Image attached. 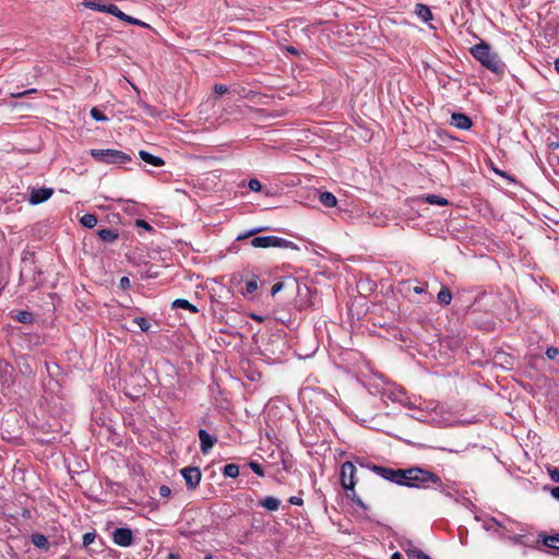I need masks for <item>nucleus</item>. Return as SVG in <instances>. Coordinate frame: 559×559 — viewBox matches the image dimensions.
I'll use <instances>...</instances> for the list:
<instances>
[{
  "mask_svg": "<svg viewBox=\"0 0 559 559\" xmlns=\"http://www.w3.org/2000/svg\"><path fill=\"white\" fill-rule=\"evenodd\" d=\"M402 486L424 490L433 489L440 492L445 490V486L438 474L419 466L405 468Z\"/></svg>",
  "mask_w": 559,
  "mask_h": 559,
  "instance_id": "nucleus-1",
  "label": "nucleus"
},
{
  "mask_svg": "<svg viewBox=\"0 0 559 559\" xmlns=\"http://www.w3.org/2000/svg\"><path fill=\"white\" fill-rule=\"evenodd\" d=\"M267 227L260 226L249 229L248 231L243 234H239L236 238L237 241L245 240L249 237H253L250 240V245L253 248H271V247H277V248H285V249H292V250H299V247L285 238H281L277 236H257L258 234L266 230Z\"/></svg>",
  "mask_w": 559,
  "mask_h": 559,
  "instance_id": "nucleus-2",
  "label": "nucleus"
},
{
  "mask_svg": "<svg viewBox=\"0 0 559 559\" xmlns=\"http://www.w3.org/2000/svg\"><path fill=\"white\" fill-rule=\"evenodd\" d=\"M469 52L483 67L495 74L502 75L504 73L506 64L500 60L497 53L491 51L490 45L485 40H480V43L473 46Z\"/></svg>",
  "mask_w": 559,
  "mask_h": 559,
  "instance_id": "nucleus-3",
  "label": "nucleus"
},
{
  "mask_svg": "<svg viewBox=\"0 0 559 559\" xmlns=\"http://www.w3.org/2000/svg\"><path fill=\"white\" fill-rule=\"evenodd\" d=\"M91 156L103 164L122 165L131 162V156L122 151L114 148H92Z\"/></svg>",
  "mask_w": 559,
  "mask_h": 559,
  "instance_id": "nucleus-4",
  "label": "nucleus"
},
{
  "mask_svg": "<svg viewBox=\"0 0 559 559\" xmlns=\"http://www.w3.org/2000/svg\"><path fill=\"white\" fill-rule=\"evenodd\" d=\"M366 468L372 471L378 476L382 477L385 480H389L393 484L402 486L404 471L405 468H391L386 466L376 465L373 463H368Z\"/></svg>",
  "mask_w": 559,
  "mask_h": 559,
  "instance_id": "nucleus-5",
  "label": "nucleus"
},
{
  "mask_svg": "<svg viewBox=\"0 0 559 559\" xmlns=\"http://www.w3.org/2000/svg\"><path fill=\"white\" fill-rule=\"evenodd\" d=\"M356 465L354 462L346 461L341 466L340 483L345 491H353L357 480L355 478Z\"/></svg>",
  "mask_w": 559,
  "mask_h": 559,
  "instance_id": "nucleus-6",
  "label": "nucleus"
},
{
  "mask_svg": "<svg viewBox=\"0 0 559 559\" xmlns=\"http://www.w3.org/2000/svg\"><path fill=\"white\" fill-rule=\"evenodd\" d=\"M180 474L186 481V486L188 490H194L202 477L201 469L195 466H188L180 469Z\"/></svg>",
  "mask_w": 559,
  "mask_h": 559,
  "instance_id": "nucleus-7",
  "label": "nucleus"
},
{
  "mask_svg": "<svg viewBox=\"0 0 559 559\" xmlns=\"http://www.w3.org/2000/svg\"><path fill=\"white\" fill-rule=\"evenodd\" d=\"M112 539L120 547H129L133 543L132 531L129 527L116 528L112 533Z\"/></svg>",
  "mask_w": 559,
  "mask_h": 559,
  "instance_id": "nucleus-8",
  "label": "nucleus"
},
{
  "mask_svg": "<svg viewBox=\"0 0 559 559\" xmlns=\"http://www.w3.org/2000/svg\"><path fill=\"white\" fill-rule=\"evenodd\" d=\"M52 194V188H29L28 201L31 204L37 205L49 200Z\"/></svg>",
  "mask_w": 559,
  "mask_h": 559,
  "instance_id": "nucleus-9",
  "label": "nucleus"
},
{
  "mask_svg": "<svg viewBox=\"0 0 559 559\" xmlns=\"http://www.w3.org/2000/svg\"><path fill=\"white\" fill-rule=\"evenodd\" d=\"M200 450L202 454H207L217 442V437L210 435L205 429H199Z\"/></svg>",
  "mask_w": 559,
  "mask_h": 559,
  "instance_id": "nucleus-10",
  "label": "nucleus"
},
{
  "mask_svg": "<svg viewBox=\"0 0 559 559\" xmlns=\"http://www.w3.org/2000/svg\"><path fill=\"white\" fill-rule=\"evenodd\" d=\"M450 123L461 130H469L473 127V120L462 112L452 114Z\"/></svg>",
  "mask_w": 559,
  "mask_h": 559,
  "instance_id": "nucleus-11",
  "label": "nucleus"
},
{
  "mask_svg": "<svg viewBox=\"0 0 559 559\" xmlns=\"http://www.w3.org/2000/svg\"><path fill=\"white\" fill-rule=\"evenodd\" d=\"M110 9V14L116 16L117 19L123 21V22H127L129 24H132V25H139V26H142V27H150L148 24H146L145 22L143 21H140L135 17H132L128 14H126L124 12H122L117 5H115L114 8H109Z\"/></svg>",
  "mask_w": 559,
  "mask_h": 559,
  "instance_id": "nucleus-12",
  "label": "nucleus"
},
{
  "mask_svg": "<svg viewBox=\"0 0 559 559\" xmlns=\"http://www.w3.org/2000/svg\"><path fill=\"white\" fill-rule=\"evenodd\" d=\"M237 57L239 58L240 62L245 64H252L258 59L255 55V49L248 45L241 46L239 48Z\"/></svg>",
  "mask_w": 559,
  "mask_h": 559,
  "instance_id": "nucleus-13",
  "label": "nucleus"
},
{
  "mask_svg": "<svg viewBox=\"0 0 559 559\" xmlns=\"http://www.w3.org/2000/svg\"><path fill=\"white\" fill-rule=\"evenodd\" d=\"M31 543L41 551H49L51 544L49 543L47 536L41 533H33L29 536Z\"/></svg>",
  "mask_w": 559,
  "mask_h": 559,
  "instance_id": "nucleus-14",
  "label": "nucleus"
},
{
  "mask_svg": "<svg viewBox=\"0 0 559 559\" xmlns=\"http://www.w3.org/2000/svg\"><path fill=\"white\" fill-rule=\"evenodd\" d=\"M97 236L104 243H114L119 238V230L117 228H100L97 230Z\"/></svg>",
  "mask_w": 559,
  "mask_h": 559,
  "instance_id": "nucleus-15",
  "label": "nucleus"
},
{
  "mask_svg": "<svg viewBox=\"0 0 559 559\" xmlns=\"http://www.w3.org/2000/svg\"><path fill=\"white\" fill-rule=\"evenodd\" d=\"M402 548L406 552L408 559H431L423 550L414 547L411 540H407L405 545H402Z\"/></svg>",
  "mask_w": 559,
  "mask_h": 559,
  "instance_id": "nucleus-16",
  "label": "nucleus"
},
{
  "mask_svg": "<svg viewBox=\"0 0 559 559\" xmlns=\"http://www.w3.org/2000/svg\"><path fill=\"white\" fill-rule=\"evenodd\" d=\"M139 155L143 162L155 167H160L165 164L164 159L159 156H155L146 151H140Z\"/></svg>",
  "mask_w": 559,
  "mask_h": 559,
  "instance_id": "nucleus-17",
  "label": "nucleus"
},
{
  "mask_svg": "<svg viewBox=\"0 0 559 559\" xmlns=\"http://www.w3.org/2000/svg\"><path fill=\"white\" fill-rule=\"evenodd\" d=\"M171 308L173 309H176V308L186 309V310L190 311L191 313L199 312V309L197 306L192 305L189 300L183 299V298L175 299L171 304Z\"/></svg>",
  "mask_w": 559,
  "mask_h": 559,
  "instance_id": "nucleus-18",
  "label": "nucleus"
},
{
  "mask_svg": "<svg viewBox=\"0 0 559 559\" xmlns=\"http://www.w3.org/2000/svg\"><path fill=\"white\" fill-rule=\"evenodd\" d=\"M84 5L88 9H92V10H95V11H98V12H106V13H109L110 14V9L109 8H114L115 4H103L100 1H95V0H87L84 2Z\"/></svg>",
  "mask_w": 559,
  "mask_h": 559,
  "instance_id": "nucleus-19",
  "label": "nucleus"
},
{
  "mask_svg": "<svg viewBox=\"0 0 559 559\" xmlns=\"http://www.w3.org/2000/svg\"><path fill=\"white\" fill-rule=\"evenodd\" d=\"M415 13L424 22L432 20L431 10L426 4L417 3L415 7Z\"/></svg>",
  "mask_w": 559,
  "mask_h": 559,
  "instance_id": "nucleus-20",
  "label": "nucleus"
},
{
  "mask_svg": "<svg viewBox=\"0 0 559 559\" xmlns=\"http://www.w3.org/2000/svg\"><path fill=\"white\" fill-rule=\"evenodd\" d=\"M319 201L326 207H334L337 205L336 197L329 191L321 192L319 194Z\"/></svg>",
  "mask_w": 559,
  "mask_h": 559,
  "instance_id": "nucleus-21",
  "label": "nucleus"
},
{
  "mask_svg": "<svg viewBox=\"0 0 559 559\" xmlns=\"http://www.w3.org/2000/svg\"><path fill=\"white\" fill-rule=\"evenodd\" d=\"M260 506L269 511H276L281 506V500L275 497L267 496L260 501Z\"/></svg>",
  "mask_w": 559,
  "mask_h": 559,
  "instance_id": "nucleus-22",
  "label": "nucleus"
},
{
  "mask_svg": "<svg viewBox=\"0 0 559 559\" xmlns=\"http://www.w3.org/2000/svg\"><path fill=\"white\" fill-rule=\"evenodd\" d=\"M539 537L542 538L544 546L554 550H559V534L551 536L540 534Z\"/></svg>",
  "mask_w": 559,
  "mask_h": 559,
  "instance_id": "nucleus-23",
  "label": "nucleus"
},
{
  "mask_svg": "<svg viewBox=\"0 0 559 559\" xmlns=\"http://www.w3.org/2000/svg\"><path fill=\"white\" fill-rule=\"evenodd\" d=\"M259 275L252 274L251 278L247 281L245 290L241 292L242 296L252 295L258 289Z\"/></svg>",
  "mask_w": 559,
  "mask_h": 559,
  "instance_id": "nucleus-24",
  "label": "nucleus"
},
{
  "mask_svg": "<svg viewBox=\"0 0 559 559\" xmlns=\"http://www.w3.org/2000/svg\"><path fill=\"white\" fill-rule=\"evenodd\" d=\"M13 319L20 323L31 324L34 322L35 318L31 311L20 310L16 314L13 316Z\"/></svg>",
  "mask_w": 559,
  "mask_h": 559,
  "instance_id": "nucleus-25",
  "label": "nucleus"
},
{
  "mask_svg": "<svg viewBox=\"0 0 559 559\" xmlns=\"http://www.w3.org/2000/svg\"><path fill=\"white\" fill-rule=\"evenodd\" d=\"M438 302L442 306L450 305L452 300V293L448 286H442L440 292L438 293Z\"/></svg>",
  "mask_w": 559,
  "mask_h": 559,
  "instance_id": "nucleus-26",
  "label": "nucleus"
},
{
  "mask_svg": "<svg viewBox=\"0 0 559 559\" xmlns=\"http://www.w3.org/2000/svg\"><path fill=\"white\" fill-rule=\"evenodd\" d=\"M98 219H97V216L95 214H84L81 218H80V223L83 227L85 228H93L96 226Z\"/></svg>",
  "mask_w": 559,
  "mask_h": 559,
  "instance_id": "nucleus-27",
  "label": "nucleus"
},
{
  "mask_svg": "<svg viewBox=\"0 0 559 559\" xmlns=\"http://www.w3.org/2000/svg\"><path fill=\"white\" fill-rule=\"evenodd\" d=\"M222 473L225 477L236 478L239 475V465L235 463L226 464L223 467Z\"/></svg>",
  "mask_w": 559,
  "mask_h": 559,
  "instance_id": "nucleus-28",
  "label": "nucleus"
},
{
  "mask_svg": "<svg viewBox=\"0 0 559 559\" xmlns=\"http://www.w3.org/2000/svg\"><path fill=\"white\" fill-rule=\"evenodd\" d=\"M425 200L429 204H436V205H441V206L449 204L448 199L442 198V197L437 195V194H427L425 197Z\"/></svg>",
  "mask_w": 559,
  "mask_h": 559,
  "instance_id": "nucleus-29",
  "label": "nucleus"
},
{
  "mask_svg": "<svg viewBox=\"0 0 559 559\" xmlns=\"http://www.w3.org/2000/svg\"><path fill=\"white\" fill-rule=\"evenodd\" d=\"M133 322L140 328L142 332H148L151 325L145 318L136 317L133 319Z\"/></svg>",
  "mask_w": 559,
  "mask_h": 559,
  "instance_id": "nucleus-30",
  "label": "nucleus"
},
{
  "mask_svg": "<svg viewBox=\"0 0 559 559\" xmlns=\"http://www.w3.org/2000/svg\"><path fill=\"white\" fill-rule=\"evenodd\" d=\"M91 117L96 121H107V116L97 107L91 109Z\"/></svg>",
  "mask_w": 559,
  "mask_h": 559,
  "instance_id": "nucleus-31",
  "label": "nucleus"
},
{
  "mask_svg": "<svg viewBox=\"0 0 559 559\" xmlns=\"http://www.w3.org/2000/svg\"><path fill=\"white\" fill-rule=\"evenodd\" d=\"M96 537H97V534L95 531L85 533L83 535V546L87 547V546L92 545L95 542Z\"/></svg>",
  "mask_w": 559,
  "mask_h": 559,
  "instance_id": "nucleus-32",
  "label": "nucleus"
},
{
  "mask_svg": "<svg viewBox=\"0 0 559 559\" xmlns=\"http://www.w3.org/2000/svg\"><path fill=\"white\" fill-rule=\"evenodd\" d=\"M249 467L251 468V471L260 476V477H263L264 476V469L263 467L261 466V464H259L258 462L255 461H250L249 462Z\"/></svg>",
  "mask_w": 559,
  "mask_h": 559,
  "instance_id": "nucleus-33",
  "label": "nucleus"
},
{
  "mask_svg": "<svg viewBox=\"0 0 559 559\" xmlns=\"http://www.w3.org/2000/svg\"><path fill=\"white\" fill-rule=\"evenodd\" d=\"M491 169L497 174L499 175L500 177L507 179L508 181L510 182H515V179L513 176L509 175L508 173L503 171V170H500L498 169L497 167H495L492 164H491Z\"/></svg>",
  "mask_w": 559,
  "mask_h": 559,
  "instance_id": "nucleus-34",
  "label": "nucleus"
},
{
  "mask_svg": "<svg viewBox=\"0 0 559 559\" xmlns=\"http://www.w3.org/2000/svg\"><path fill=\"white\" fill-rule=\"evenodd\" d=\"M248 187L251 191L259 192L262 190V183L258 179H250Z\"/></svg>",
  "mask_w": 559,
  "mask_h": 559,
  "instance_id": "nucleus-35",
  "label": "nucleus"
},
{
  "mask_svg": "<svg viewBox=\"0 0 559 559\" xmlns=\"http://www.w3.org/2000/svg\"><path fill=\"white\" fill-rule=\"evenodd\" d=\"M37 90L36 88H29V90H26V91H23V92H12L10 93V96L12 98H20V97H24L26 95H29V94H33V93H36Z\"/></svg>",
  "mask_w": 559,
  "mask_h": 559,
  "instance_id": "nucleus-36",
  "label": "nucleus"
},
{
  "mask_svg": "<svg viewBox=\"0 0 559 559\" xmlns=\"http://www.w3.org/2000/svg\"><path fill=\"white\" fill-rule=\"evenodd\" d=\"M546 356L548 359L554 360L559 354V350L557 347L550 346L546 349Z\"/></svg>",
  "mask_w": 559,
  "mask_h": 559,
  "instance_id": "nucleus-37",
  "label": "nucleus"
},
{
  "mask_svg": "<svg viewBox=\"0 0 559 559\" xmlns=\"http://www.w3.org/2000/svg\"><path fill=\"white\" fill-rule=\"evenodd\" d=\"M548 474H549L551 480L559 483V468L548 467Z\"/></svg>",
  "mask_w": 559,
  "mask_h": 559,
  "instance_id": "nucleus-38",
  "label": "nucleus"
},
{
  "mask_svg": "<svg viewBox=\"0 0 559 559\" xmlns=\"http://www.w3.org/2000/svg\"><path fill=\"white\" fill-rule=\"evenodd\" d=\"M158 492L162 497L164 498H168L170 495H171V489L166 486V485H162L159 488H158Z\"/></svg>",
  "mask_w": 559,
  "mask_h": 559,
  "instance_id": "nucleus-39",
  "label": "nucleus"
},
{
  "mask_svg": "<svg viewBox=\"0 0 559 559\" xmlns=\"http://www.w3.org/2000/svg\"><path fill=\"white\" fill-rule=\"evenodd\" d=\"M214 92L218 95L226 94L228 92V87L224 84H215Z\"/></svg>",
  "mask_w": 559,
  "mask_h": 559,
  "instance_id": "nucleus-40",
  "label": "nucleus"
},
{
  "mask_svg": "<svg viewBox=\"0 0 559 559\" xmlns=\"http://www.w3.org/2000/svg\"><path fill=\"white\" fill-rule=\"evenodd\" d=\"M284 288L283 282H276L272 288H271V295L275 296L277 293H280Z\"/></svg>",
  "mask_w": 559,
  "mask_h": 559,
  "instance_id": "nucleus-41",
  "label": "nucleus"
},
{
  "mask_svg": "<svg viewBox=\"0 0 559 559\" xmlns=\"http://www.w3.org/2000/svg\"><path fill=\"white\" fill-rule=\"evenodd\" d=\"M135 226L136 227H140V228H143L145 230H152V226L144 219H136L135 221Z\"/></svg>",
  "mask_w": 559,
  "mask_h": 559,
  "instance_id": "nucleus-42",
  "label": "nucleus"
},
{
  "mask_svg": "<svg viewBox=\"0 0 559 559\" xmlns=\"http://www.w3.org/2000/svg\"><path fill=\"white\" fill-rule=\"evenodd\" d=\"M130 280L128 276H122L119 281V287L123 290L128 289L130 287Z\"/></svg>",
  "mask_w": 559,
  "mask_h": 559,
  "instance_id": "nucleus-43",
  "label": "nucleus"
},
{
  "mask_svg": "<svg viewBox=\"0 0 559 559\" xmlns=\"http://www.w3.org/2000/svg\"><path fill=\"white\" fill-rule=\"evenodd\" d=\"M288 501L290 504H294V506H302L304 504V500L300 497H296V496L290 497Z\"/></svg>",
  "mask_w": 559,
  "mask_h": 559,
  "instance_id": "nucleus-44",
  "label": "nucleus"
},
{
  "mask_svg": "<svg viewBox=\"0 0 559 559\" xmlns=\"http://www.w3.org/2000/svg\"><path fill=\"white\" fill-rule=\"evenodd\" d=\"M354 503L362 510L368 509L367 504L359 497L355 499Z\"/></svg>",
  "mask_w": 559,
  "mask_h": 559,
  "instance_id": "nucleus-45",
  "label": "nucleus"
},
{
  "mask_svg": "<svg viewBox=\"0 0 559 559\" xmlns=\"http://www.w3.org/2000/svg\"><path fill=\"white\" fill-rule=\"evenodd\" d=\"M354 503L362 510L368 509L367 504L359 497L355 499Z\"/></svg>",
  "mask_w": 559,
  "mask_h": 559,
  "instance_id": "nucleus-46",
  "label": "nucleus"
},
{
  "mask_svg": "<svg viewBox=\"0 0 559 559\" xmlns=\"http://www.w3.org/2000/svg\"><path fill=\"white\" fill-rule=\"evenodd\" d=\"M550 495L554 499L559 501V487H552L550 489Z\"/></svg>",
  "mask_w": 559,
  "mask_h": 559,
  "instance_id": "nucleus-47",
  "label": "nucleus"
},
{
  "mask_svg": "<svg viewBox=\"0 0 559 559\" xmlns=\"http://www.w3.org/2000/svg\"><path fill=\"white\" fill-rule=\"evenodd\" d=\"M346 497L354 502L355 499L358 498V496L356 495L355 488H353V491H346Z\"/></svg>",
  "mask_w": 559,
  "mask_h": 559,
  "instance_id": "nucleus-48",
  "label": "nucleus"
},
{
  "mask_svg": "<svg viewBox=\"0 0 559 559\" xmlns=\"http://www.w3.org/2000/svg\"><path fill=\"white\" fill-rule=\"evenodd\" d=\"M355 463L360 465L361 467H366V465L369 463V462H365V459L364 457H356L355 460Z\"/></svg>",
  "mask_w": 559,
  "mask_h": 559,
  "instance_id": "nucleus-49",
  "label": "nucleus"
},
{
  "mask_svg": "<svg viewBox=\"0 0 559 559\" xmlns=\"http://www.w3.org/2000/svg\"><path fill=\"white\" fill-rule=\"evenodd\" d=\"M413 292L416 293V294H423L426 292V288L424 286H415L413 288Z\"/></svg>",
  "mask_w": 559,
  "mask_h": 559,
  "instance_id": "nucleus-50",
  "label": "nucleus"
},
{
  "mask_svg": "<svg viewBox=\"0 0 559 559\" xmlns=\"http://www.w3.org/2000/svg\"><path fill=\"white\" fill-rule=\"evenodd\" d=\"M286 50H287L289 53H292V55H295V56H298V55H299V51H298L295 47H293V46L287 47V48H286Z\"/></svg>",
  "mask_w": 559,
  "mask_h": 559,
  "instance_id": "nucleus-51",
  "label": "nucleus"
},
{
  "mask_svg": "<svg viewBox=\"0 0 559 559\" xmlns=\"http://www.w3.org/2000/svg\"><path fill=\"white\" fill-rule=\"evenodd\" d=\"M144 109L145 111L150 115V116H153L154 115V108L147 104L144 105Z\"/></svg>",
  "mask_w": 559,
  "mask_h": 559,
  "instance_id": "nucleus-52",
  "label": "nucleus"
},
{
  "mask_svg": "<svg viewBox=\"0 0 559 559\" xmlns=\"http://www.w3.org/2000/svg\"><path fill=\"white\" fill-rule=\"evenodd\" d=\"M390 559H403V556L401 555V552L396 551L391 555Z\"/></svg>",
  "mask_w": 559,
  "mask_h": 559,
  "instance_id": "nucleus-53",
  "label": "nucleus"
},
{
  "mask_svg": "<svg viewBox=\"0 0 559 559\" xmlns=\"http://www.w3.org/2000/svg\"><path fill=\"white\" fill-rule=\"evenodd\" d=\"M167 559H181L178 554L169 552Z\"/></svg>",
  "mask_w": 559,
  "mask_h": 559,
  "instance_id": "nucleus-54",
  "label": "nucleus"
},
{
  "mask_svg": "<svg viewBox=\"0 0 559 559\" xmlns=\"http://www.w3.org/2000/svg\"><path fill=\"white\" fill-rule=\"evenodd\" d=\"M554 67H555V70L557 71V73L559 74V57L557 59H555Z\"/></svg>",
  "mask_w": 559,
  "mask_h": 559,
  "instance_id": "nucleus-55",
  "label": "nucleus"
},
{
  "mask_svg": "<svg viewBox=\"0 0 559 559\" xmlns=\"http://www.w3.org/2000/svg\"><path fill=\"white\" fill-rule=\"evenodd\" d=\"M252 318L258 321V322H262L263 321V318L261 316H252Z\"/></svg>",
  "mask_w": 559,
  "mask_h": 559,
  "instance_id": "nucleus-56",
  "label": "nucleus"
},
{
  "mask_svg": "<svg viewBox=\"0 0 559 559\" xmlns=\"http://www.w3.org/2000/svg\"><path fill=\"white\" fill-rule=\"evenodd\" d=\"M156 276H157V273L153 274L152 272H148V274H147V277H150V278H154Z\"/></svg>",
  "mask_w": 559,
  "mask_h": 559,
  "instance_id": "nucleus-57",
  "label": "nucleus"
},
{
  "mask_svg": "<svg viewBox=\"0 0 559 559\" xmlns=\"http://www.w3.org/2000/svg\"><path fill=\"white\" fill-rule=\"evenodd\" d=\"M204 559H213V556L211 554H207Z\"/></svg>",
  "mask_w": 559,
  "mask_h": 559,
  "instance_id": "nucleus-58",
  "label": "nucleus"
},
{
  "mask_svg": "<svg viewBox=\"0 0 559 559\" xmlns=\"http://www.w3.org/2000/svg\"><path fill=\"white\" fill-rule=\"evenodd\" d=\"M550 146H551V147H557V146H559V145H558L557 143H551V144H550Z\"/></svg>",
  "mask_w": 559,
  "mask_h": 559,
  "instance_id": "nucleus-59",
  "label": "nucleus"
}]
</instances>
